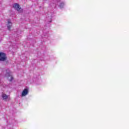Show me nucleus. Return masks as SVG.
Returning <instances> with one entry per match:
<instances>
[{"instance_id":"f257e3e1","label":"nucleus","mask_w":129,"mask_h":129,"mask_svg":"<svg viewBox=\"0 0 129 129\" xmlns=\"http://www.w3.org/2000/svg\"><path fill=\"white\" fill-rule=\"evenodd\" d=\"M7 59V54L4 52H0V61H5Z\"/></svg>"},{"instance_id":"f03ea898","label":"nucleus","mask_w":129,"mask_h":129,"mask_svg":"<svg viewBox=\"0 0 129 129\" xmlns=\"http://www.w3.org/2000/svg\"><path fill=\"white\" fill-rule=\"evenodd\" d=\"M29 94V89H24L23 91H22L21 96H26V95H28Z\"/></svg>"},{"instance_id":"7ed1b4c3","label":"nucleus","mask_w":129,"mask_h":129,"mask_svg":"<svg viewBox=\"0 0 129 129\" xmlns=\"http://www.w3.org/2000/svg\"><path fill=\"white\" fill-rule=\"evenodd\" d=\"M2 98H3V100H5V101H8L10 99V96L7 95L6 94H3Z\"/></svg>"},{"instance_id":"20e7f679","label":"nucleus","mask_w":129,"mask_h":129,"mask_svg":"<svg viewBox=\"0 0 129 129\" xmlns=\"http://www.w3.org/2000/svg\"><path fill=\"white\" fill-rule=\"evenodd\" d=\"M13 8L17 11H20V10H21V6H20V5L18 4H15L13 6Z\"/></svg>"},{"instance_id":"39448f33","label":"nucleus","mask_w":129,"mask_h":129,"mask_svg":"<svg viewBox=\"0 0 129 129\" xmlns=\"http://www.w3.org/2000/svg\"><path fill=\"white\" fill-rule=\"evenodd\" d=\"M7 27H8V29L9 31H11V28H12V22H11L10 20H8Z\"/></svg>"},{"instance_id":"423d86ee","label":"nucleus","mask_w":129,"mask_h":129,"mask_svg":"<svg viewBox=\"0 0 129 129\" xmlns=\"http://www.w3.org/2000/svg\"><path fill=\"white\" fill-rule=\"evenodd\" d=\"M9 77H10L11 79L10 80V81H13L14 80V78L12 76H9Z\"/></svg>"},{"instance_id":"0eeeda50","label":"nucleus","mask_w":129,"mask_h":129,"mask_svg":"<svg viewBox=\"0 0 129 129\" xmlns=\"http://www.w3.org/2000/svg\"><path fill=\"white\" fill-rule=\"evenodd\" d=\"M61 5H63V4H61Z\"/></svg>"}]
</instances>
